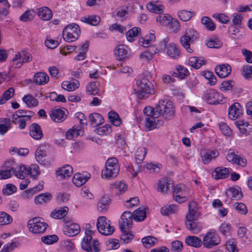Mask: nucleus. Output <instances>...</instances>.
Masks as SVG:
<instances>
[{"mask_svg": "<svg viewBox=\"0 0 252 252\" xmlns=\"http://www.w3.org/2000/svg\"><path fill=\"white\" fill-rule=\"evenodd\" d=\"M201 23L206 28L211 31L215 30L216 25L211 18L208 17H203L201 18Z\"/></svg>", "mask_w": 252, "mask_h": 252, "instance_id": "nucleus-48", "label": "nucleus"}, {"mask_svg": "<svg viewBox=\"0 0 252 252\" xmlns=\"http://www.w3.org/2000/svg\"><path fill=\"white\" fill-rule=\"evenodd\" d=\"M68 210L69 209L66 206L55 209L51 213L50 216L55 219H61L66 216Z\"/></svg>", "mask_w": 252, "mask_h": 252, "instance_id": "nucleus-30", "label": "nucleus"}, {"mask_svg": "<svg viewBox=\"0 0 252 252\" xmlns=\"http://www.w3.org/2000/svg\"><path fill=\"white\" fill-rule=\"evenodd\" d=\"M120 171L118 160L113 157L109 158L105 164V168L102 171L101 176L103 178L112 179L116 177Z\"/></svg>", "mask_w": 252, "mask_h": 252, "instance_id": "nucleus-4", "label": "nucleus"}, {"mask_svg": "<svg viewBox=\"0 0 252 252\" xmlns=\"http://www.w3.org/2000/svg\"><path fill=\"white\" fill-rule=\"evenodd\" d=\"M242 115V107L237 102L232 104L228 109V117L231 120H235Z\"/></svg>", "mask_w": 252, "mask_h": 252, "instance_id": "nucleus-15", "label": "nucleus"}, {"mask_svg": "<svg viewBox=\"0 0 252 252\" xmlns=\"http://www.w3.org/2000/svg\"><path fill=\"white\" fill-rule=\"evenodd\" d=\"M110 221L105 217L98 218L96 226L98 231L103 235H110L114 231V227L111 226Z\"/></svg>", "mask_w": 252, "mask_h": 252, "instance_id": "nucleus-10", "label": "nucleus"}, {"mask_svg": "<svg viewBox=\"0 0 252 252\" xmlns=\"http://www.w3.org/2000/svg\"><path fill=\"white\" fill-rule=\"evenodd\" d=\"M94 233V231L91 230L87 229L85 231L86 236L82 240L81 247L87 252H93L92 246L94 247L95 252H98L99 251V243L98 240L97 239H94L93 240V243L92 242V235Z\"/></svg>", "mask_w": 252, "mask_h": 252, "instance_id": "nucleus-5", "label": "nucleus"}, {"mask_svg": "<svg viewBox=\"0 0 252 252\" xmlns=\"http://www.w3.org/2000/svg\"><path fill=\"white\" fill-rule=\"evenodd\" d=\"M221 238L214 229L208 231L203 237L202 244L205 248L212 249L219 245Z\"/></svg>", "mask_w": 252, "mask_h": 252, "instance_id": "nucleus-6", "label": "nucleus"}, {"mask_svg": "<svg viewBox=\"0 0 252 252\" xmlns=\"http://www.w3.org/2000/svg\"><path fill=\"white\" fill-rule=\"evenodd\" d=\"M36 13L41 19L44 21L50 20L53 16L52 10L46 6L37 9Z\"/></svg>", "mask_w": 252, "mask_h": 252, "instance_id": "nucleus-23", "label": "nucleus"}, {"mask_svg": "<svg viewBox=\"0 0 252 252\" xmlns=\"http://www.w3.org/2000/svg\"><path fill=\"white\" fill-rule=\"evenodd\" d=\"M220 94L213 90H207L204 95L205 99L210 104L216 105L220 103Z\"/></svg>", "mask_w": 252, "mask_h": 252, "instance_id": "nucleus-13", "label": "nucleus"}, {"mask_svg": "<svg viewBox=\"0 0 252 252\" xmlns=\"http://www.w3.org/2000/svg\"><path fill=\"white\" fill-rule=\"evenodd\" d=\"M90 177L91 175L87 172L76 173L74 175L72 181L76 186L80 187L84 184Z\"/></svg>", "mask_w": 252, "mask_h": 252, "instance_id": "nucleus-21", "label": "nucleus"}, {"mask_svg": "<svg viewBox=\"0 0 252 252\" xmlns=\"http://www.w3.org/2000/svg\"><path fill=\"white\" fill-rule=\"evenodd\" d=\"M141 29L138 27H134L126 32V36L127 40L130 42L133 41V38L140 34Z\"/></svg>", "mask_w": 252, "mask_h": 252, "instance_id": "nucleus-40", "label": "nucleus"}, {"mask_svg": "<svg viewBox=\"0 0 252 252\" xmlns=\"http://www.w3.org/2000/svg\"><path fill=\"white\" fill-rule=\"evenodd\" d=\"M234 123L242 133L245 135L248 134L249 132L246 128L250 126V125L247 122L244 120H239L235 122Z\"/></svg>", "mask_w": 252, "mask_h": 252, "instance_id": "nucleus-41", "label": "nucleus"}, {"mask_svg": "<svg viewBox=\"0 0 252 252\" xmlns=\"http://www.w3.org/2000/svg\"><path fill=\"white\" fill-rule=\"evenodd\" d=\"M226 194L230 198H235L237 199H239L242 197L241 192L235 188H230Z\"/></svg>", "mask_w": 252, "mask_h": 252, "instance_id": "nucleus-56", "label": "nucleus"}, {"mask_svg": "<svg viewBox=\"0 0 252 252\" xmlns=\"http://www.w3.org/2000/svg\"><path fill=\"white\" fill-rule=\"evenodd\" d=\"M150 74L144 73L139 75L136 80V85L138 88V93L140 96L142 97H147L146 94H154V90L153 85L149 81Z\"/></svg>", "mask_w": 252, "mask_h": 252, "instance_id": "nucleus-2", "label": "nucleus"}, {"mask_svg": "<svg viewBox=\"0 0 252 252\" xmlns=\"http://www.w3.org/2000/svg\"><path fill=\"white\" fill-rule=\"evenodd\" d=\"M171 20V16L169 14H162L157 16L156 21L161 25H166Z\"/></svg>", "mask_w": 252, "mask_h": 252, "instance_id": "nucleus-57", "label": "nucleus"}, {"mask_svg": "<svg viewBox=\"0 0 252 252\" xmlns=\"http://www.w3.org/2000/svg\"><path fill=\"white\" fill-rule=\"evenodd\" d=\"M147 8L151 12L157 14L163 13L164 6L161 4H157L152 1H150L147 4Z\"/></svg>", "mask_w": 252, "mask_h": 252, "instance_id": "nucleus-36", "label": "nucleus"}, {"mask_svg": "<svg viewBox=\"0 0 252 252\" xmlns=\"http://www.w3.org/2000/svg\"><path fill=\"white\" fill-rule=\"evenodd\" d=\"M51 198V195L49 193H41L34 198V202L36 204H42L50 201Z\"/></svg>", "mask_w": 252, "mask_h": 252, "instance_id": "nucleus-45", "label": "nucleus"}, {"mask_svg": "<svg viewBox=\"0 0 252 252\" xmlns=\"http://www.w3.org/2000/svg\"><path fill=\"white\" fill-rule=\"evenodd\" d=\"M199 216V213L196 208V203L194 202H190L189 204V212L186 217L185 224L187 229L193 233H196L199 230L198 223L196 221Z\"/></svg>", "mask_w": 252, "mask_h": 252, "instance_id": "nucleus-1", "label": "nucleus"}, {"mask_svg": "<svg viewBox=\"0 0 252 252\" xmlns=\"http://www.w3.org/2000/svg\"><path fill=\"white\" fill-rule=\"evenodd\" d=\"M33 83L38 85L47 84L49 81V77L45 72H37L33 76Z\"/></svg>", "mask_w": 252, "mask_h": 252, "instance_id": "nucleus-25", "label": "nucleus"}, {"mask_svg": "<svg viewBox=\"0 0 252 252\" xmlns=\"http://www.w3.org/2000/svg\"><path fill=\"white\" fill-rule=\"evenodd\" d=\"M23 100L28 105L31 106H36L38 105V100L35 99L32 95H28L23 98Z\"/></svg>", "mask_w": 252, "mask_h": 252, "instance_id": "nucleus-61", "label": "nucleus"}, {"mask_svg": "<svg viewBox=\"0 0 252 252\" xmlns=\"http://www.w3.org/2000/svg\"><path fill=\"white\" fill-rule=\"evenodd\" d=\"M147 154V150L145 148H139L135 153V161L137 164H140L144 159Z\"/></svg>", "mask_w": 252, "mask_h": 252, "instance_id": "nucleus-47", "label": "nucleus"}, {"mask_svg": "<svg viewBox=\"0 0 252 252\" xmlns=\"http://www.w3.org/2000/svg\"><path fill=\"white\" fill-rule=\"evenodd\" d=\"M114 52L117 57L118 60H122L126 57L128 51L126 46L119 45L116 47Z\"/></svg>", "mask_w": 252, "mask_h": 252, "instance_id": "nucleus-31", "label": "nucleus"}, {"mask_svg": "<svg viewBox=\"0 0 252 252\" xmlns=\"http://www.w3.org/2000/svg\"><path fill=\"white\" fill-rule=\"evenodd\" d=\"M122 231L121 239L125 244H127L131 241L133 238V235L131 232L129 231V229H120Z\"/></svg>", "mask_w": 252, "mask_h": 252, "instance_id": "nucleus-38", "label": "nucleus"}, {"mask_svg": "<svg viewBox=\"0 0 252 252\" xmlns=\"http://www.w3.org/2000/svg\"><path fill=\"white\" fill-rule=\"evenodd\" d=\"M29 175H30L33 179H36L38 175L40 173L39 166L37 164H32L30 167H28Z\"/></svg>", "mask_w": 252, "mask_h": 252, "instance_id": "nucleus-54", "label": "nucleus"}, {"mask_svg": "<svg viewBox=\"0 0 252 252\" xmlns=\"http://www.w3.org/2000/svg\"><path fill=\"white\" fill-rule=\"evenodd\" d=\"M177 210V206L175 205H166L161 209V213L163 215L168 216L176 212Z\"/></svg>", "mask_w": 252, "mask_h": 252, "instance_id": "nucleus-46", "label": "nucleus"}, {"mask_svg": "<svg viewBox=\"0 0 252 252\" xmlns=\"http://www.w3.org/2000/svg\"><path fill=\"white\" fill-rule=\"evenodd\" d=\"M109 197L108 195H104L101 198L97 204L98 210L100 212L106 211L109 206Z\"/></svg>", "mask_w": 252, "mask_h": 252, "instance_id": "nucleus-35", "label": "nucleus"}, {"mask_svg": "<svg viewBox=\"0 0 252 252\" xmlns=\"http://www.w3.org/2000/svg\"><path fill=\"white\" fill-rule=\"evenodd\" d=\"M219 230L221 234L225 237L230 235L231 227L228 223H222L219 228Z\"/></svg>", "mask_w": 252, "mask_h": 252, "instance_id": "nucleus-64", "label": "nucleus"}, {"mask_svg": "<svg viewBox=\"0 0 252 252\" xmlns=\"http://www.w3.org/2000/svg\"><path fill=\"white\" fill-rule=\"evenodd\" d=\"M132 216L135 221H142L146 217V212L144 209L139 208L134 212V214Z\"/></svg>", "mask_w": 252, "mask_h": 252, "instance_id": "nucleus-50", "label": "nucleus"}, {"mask_svg": "<svg viewBox=\"0 0 252 252\" xmlns=\"http://www.w3.org/2000/svg\"><path fill=\"white\" fill-rule=\"evenodd\" d=\"M73 174V168L69 165H66L63 167L59 168L56 172L57 177L60 179L68 178Z\"/></svg>", "mask_w": 252, "mask_h": 252, "instance_id": "nucleus-19", "label": "nucleus"}, {"mask_svg": "<svg viewBox=\"0 0 252 252\" xmlns=\"http://www.w3.org/2000/svg\"><path fill=\"white\" fill-rule=\"evenodd\" d=\"M111 132L112 128L110 125H105L96 129V133L100 135H108Z\"/></svg>", "mask_w": 252, "mask_h": 252, "instance_id": "nucleus-59", "label": "nucleus"}, {"mask_svg": "<svg viewBox=\"0 0 252 252\" xmlns=\"http://www.w3.org/2000/svg\"><path fill=\"white\" fill-rule=\"evenodd\" d=\"M89 48L88 43H85L80 48V52L75 57V59L78 61H82L86 58V53L87 52Z\"/></svg>", "mask_w": 252, "mask_h": 252, "instance_id": "nucleus-60", "label": "nucleus"}, {"mask_svg": "<svg viewBox=\"0 0 252 252\" xmlns=\"http://www.w3.org/2000/svg\"><path fill=\"white\" fill-rule=\"evenodd\" d=\"M156 238L154 237L149 236L143 238L141 240L143 245L146 248H150L154 245Z\"/></svg>", "mask_w": 252, "mask_h": 252, "instance_id": "nucleus-58", "label": "nucleus"}, {"mask_svg": "<svg viewBox=\"0 0 252 252\" xmlns=\"http://www.w3.org/2000/svg\"><path fill=\"white\" fill-rule=\"evenodd\" d=\"M185 186L183 185H177L174 189L173 196L174 200L179 203L185 202L187 198L186 196H183L185 193L184 189Z\"/></svg>", "mask_w": 252, "mask_h": 252, "instance_id": "nucleus-14", "label": "nucleus"}, {"mask_svg": "<svg viewBox=\"0 0 252 252\" xmlns=\"http://www.w3.org/2000/svg\"><path fill=\"white\" fill-rule=\"evenodd\" d=\"M225 248L229 252H238L236 240L233 238H231L226 242Z\"/></svg>", "mask_w": 252, "mask_h": 252, "instance_id": "nucleus-49", "label": "nucleus"}, {"mask_svg": "<svg viewBox=\"0 0 252 252\" xmlns=\"http://www.w3.org/2000/svg\"><path fill=\"white\" fill-rule=\"evenodd\" d=\"M108 118L110 121L115 126H119L121 124V119L119 115L114 111L111 110L108 113Z\"/></svg>", "mask_w": 252, "mask_h": 252, "instance_id": "nucleus-42", "label": "nucleus"}, {"mask_svg": "<svg viewBox=\"0 0 252 252\" xmlns=\"http://www.w3.org/2000/svg\"><path fill=\"white\" fill-rule=\"evenodd\" d=\"M49 150V146L47 144L40 145L35 152V158L36 161L40 164L44 165L49 164L46 158Z\"/></svg>", "mask_w": 252, "mask_h": 252, "instance_id": "nucleus-11", "label": "nucleus"}, {"mask_svg": "<svg viewBox=\"0 0 252 252\" xmlns=\"http://www.w3.org/2000/svg\"><path fill=\"white\" fill-rule=\"evenodd\" d=\"M178 17L183 21H188L192 17V13L185 10H180L178 12Z\"/></svg>", "mask_w": 252, "mask_h": 252, "instance_id": "nucleus-63", "label": "nucleus"}, {"mask_svg": "<svg viewBox=\"0 0 252 252\" xmlns=\"http://www.w3.org/2000/svg\"><path fill=\"white\" fill-rule=\"evenodd\" d=\"M133 216L129 211H125L121 215V220H119V226L120 229H130L132 224Z\"/></svg>", "mask_w": 252, "mask_h": 252, "instance_id": "nucleus-12", "label": "nucleus"}, {"mask_svg": "<svg viewBox=\"0 0 252 252\" xmlns=\"http://www.w3.org/2000/svg\"><path fill=\"white\" fill-rule=\"evenodd\" d=\"M99 86L100 83L98 81L90 82L86 87V91L90 94L95 95L99 92V89L98 87Z\"/></svg>", "mask_w": 252, "mask_h": 252, "instance_id": "nucleus-37", "label": "nucleus"}, {"mask_svg": "<svg viewBox=\"0 0 252 252\" xmlns=\"http://www.w3.org/2000/svg\"><path fill=\"white\" fill-rule=\"evenodd\" d=\"M167 178H163L159 180L158 184V191L165 193L169 190V186Z\"/></svg>", "mask_w": 252, "mask_h": 252, "instance_id": "nucleus-44", "label": "nucleus"}, {"mask_svg": "<svg viewBox=\"0 0 252 252\" xmlns=\"http://www.w3.org/2000/svg\"><path fill=\"white\" fill-rule=\"evenodd\" d=\"M205 63L203 59H199L196 57L189 58V64L195 69H198Z\"/></svg>", "mask_w": 252, "mask_h": 252, "instance_id": "nucleus-39", "label": "nucleus"}, {"mask_svg": "<svg viewBox=\"0 0 252 252\" xmlns=\"http://www.w3.org/2000/svg\"><path fill=\"white\" fill-rule=\"evenodd\" d=\"M81 31L79 26L75 23L66 26L63 32L64 39L67 42H73L77 40L80 36Z\"/></svg>", "mask_w": 252, "mask_h": 252, "instance_id": "nucleus-7", "label": "nucleus"}, {"mask_svg": "<svg viewBox=\"0 0 252 252\" xmlns=\"http://www.w3.org/2000/svg\"><path fill=\"white\" fill-rule=\"evenodd\" d=\"M229 171L227 168L218 167L215 168L212 173V176L216 180L224 179L228 177Z\"/></svg>", "mask_w": 252, "mask_h": 252, "instance_id": "nucleus-24", "label": "nucleus"}, {"mask_svg": "<svg viewBox=\"0 0 252 252\" xmlns=\"http://www.w3.org/2000/svg\"><path fill=\"white\" fill-rule=\"evenodd\" d=\"M157 51L154 50L153 48H151L148 51L142 53L140 57L146 61L151 60L153 58V55L156 53Z\"/></svg>", "mask_w": 252, "mask_h": 252, "instance_id": "nucleus-52", "label": "nucleus"}, {"mask_svg": "<svg viewBox=\"0 0 252 252\" xmlns=\"http://www.w3.org/2000/svg\"><path fill=\"white\" fill-rule=\"evenodd\" d=\"M30 134L35 140H40L43 136L40 126L37 123L32 124L29 128Z\"/></svg>", "mask_w": 252, "mask_h": 252, "instance_id": "nucleus-18", "label": "nucleus"}, {"mask_svg": "<svg viewBox=\"0 0 252 252\" xmlns=\"http://www.w3.org/2000/svg\"><path fill=\"white\" fill-rule=\"evenodd\" d=\"M167 54L170 58L176 59L180 55V50L177 45L174 43L169 44L167 47Z\"/></svg>", "mask_w": 252, "mask_h": 252, "instance_id": "nucleus-29", "label": "nucleus"}, {"mask_svg": "<svg viewBox=\"0 0 252 252\" xmlns=\"http://www.w3.org/2000/svg\"><path fill=\"white\" fill-rule=\"evenodd\" d=\"M48 226L46 223L41 221L40 219L39 218L31 219L27 223L29 230L35 234H41L44 232Z\"/></svg>", "mask_w": 252, "mask_h": 252, "instance_id": "nucleus-9", "label": "nucleus"}, {"mask_svg": "<svg viewBox=\"0 0 252 252\" xmlns=\"http://www.w3.org/2000/svg\"><path fill=\"white\" fill-rule=\"evenodd\" d=\"M89 119L91 125L94 126L101 125L104 122L103 117L97 113L90 114L89 116Z\"/></svg>", "mask_w": 252, "mask_h": 252, "instance_id": "nucleus-33", "label": "nucleus"}, {"mask_svg": "<svg viewBox=\"0 0 252 252\" xmlns=\"http://www.w3.org/2000/svg\"><path fill=\"white\" fill-rule=\"evenodd\" d=\"M158 117L146 116L145 118V126L149 129H152L157 127L155 118Z\"/></svg>", "mask_w": 252, "mask_h": 252, "instance_id": "nucleus-53", "label": "nucleus"}, {"mask_svg": "<svg viewBox=\"0 0 252 252\" xmlns=\"http://www.w3.org/2000/svg\"><path fill=\"white\" fill-rule=\"evenodd\" d=\"M185 242L188 246L198 248L201 247L202 241L199 237L195 236H188L185 238Z\"/></svg>", "mask_w": 252, "mask_h": 252, "instance_id": "nucleus-28", "label": "nucleus"}, {"mask_svg": "<svg viewBox=\"0 0 252 252\" xmlns=\"http://www.w3.org/2000/svg\"><path fill=\"white\" fill-rule=\"evenodd\" d=\"M43 185L44 182L43 181L39 182L38 185L35 186L32 189L25 190L24 195L27 197L32 195L33 193H36L41 190L43 189Z\"/></svg>", "mask_w": 252, "mask_h": 252, "instance_id": "nucleus-51", "label": "nucleus"}, {"mask_svg": "<svg viewBox=\"0 0 252 252\" xmlns=\"http://www.w3.org/2000/svg\"><path fill=\"white\" fill-rule=\"evenodd\" d=\"M219 155V153L216 150H208L201 153V158L203 163L207 164L218 157Z\"/></svg>", "mask_w": 252, "mask_h": 252, "instance_id": "nucleus-16", "label": "nucleus"}, {"mask_svg": "<svg viewBox=\"0 0 252 252\" xmlns=\"http://www.w3.org/2000/svg\"><path fill=\"white\" fill-rule=\"evenodd\" d=\"M174 115V109L172 102L168 100H160L156 105L155 116L159 117L162 115L166 119H170Z\"/></svg>", "mask_w": 252, "mask_h": 252, "instance_id": "nucleus-3", "label": "nucleus"}, {"mask_svg": "<svg viewBox=\"0 0 252 252\" xmlns=\"http://www.w3.org/2000/svg\"><path fill=\"white\" fill-rule=\"evenodd\" d=\"M13 174L21 179H23L29 175V171L28 170V166L24 165H19L15 167L14 170L12 171Z\"/></svg>", "mask_w": 252, "mask_h": 252, "instance_id": "nucleus-26", "label": "nucleus"}, {"mask_svg": "<svg viewBox=\"0 0 252 252\" xmlns=\"http://www.w3.org/2000/svg\"><path fill=\"white\" fill-rule=\"evenodd\" d=\"M177 72H174L173 75L177 76L181 79L184 78L188 74V69L183 66L179 65L177 68Z\"/></svg>", "mask_w": 252, "mask_h": 252, "instance_id": "nucleus-55", "label": "nucleus"}, {"mask_svg": "<svg viewBox=\"0 0 252 252\" xmlns=\"http://www.w3.org/2000/svg\"><path fill=\"white\" fill-rule=\"evenodd\" d=\"M206 45L209 48H219L222 46V43L217 38H210L207 41Z\"/></svg>", "mask_w": 252, "mask_h": 252, "instance_id": "nucleus-62", "label": "nucleus"}, {"mask_svg": "<svg viewBox=\"0 0 252 252\" xmlns=\"http://www.w3.org/2000/svg\"><path fill=\"white\" fill-rule=\"evenodd\" d=\"M226 158L228 161L235 163L241 166H244L247 162L246 159L235 155L233 152L228 153Z\"/></svg>", "mask_w": 252, "mask_h": 252, "instance_id": "nucleus-27", "label": "nucleus"}, {"mask_svg": "<svg viewBox=\"0 0 252 252\" xmlns=\"http://www.w3.org/2000/svg\"><path fill=\"white\" fill-rule=\"evenodd\" d=\"M14 94V89L13 88H9L4 92L0 98V104H4L8 100L12 97Z\"/></svg>", "mask_w": 252, "mask_h": 252, "instance_id": "nucleus-43", "label": "nucleus"}, {"mask_svg": "<svg viewBox=\"0 0 252 252\" xmlns=\"http://www.w3.org/2000/svg\"><path fill=\"white\" fill-rule=\"evenodd\" d=\"M80 231L78 224L67 222L64 228V233L68 236H73L78 234Z\"/></svg>", "mask_w": 252, "mask_h": 252, "instance_id": "nucleus-20", "label": "nucleus"}, {"mask_svg": "<svg viewBox=\"0 0 252 252\" xmlns=\"http://www.w3.org/2000/svg\"><path fill=\"white\" fill-rule=\"evenodd\" d=\"M50 116L51 119L56 122H61L66 118L64 111L60 108H55L50 112Z\"/></svg>", "mask_w": 252, "mask_h": 252, "instance_id": "nucleus-22", "label": "nucleus"}, {"mask_svg": "<svg viewBox=\"0 0 252 252\" xmlns=\"http://www.w3.org/2000/svg\"><path fill=\"white\" fill-rule=\"evenodd\" d=\"M231 67L227 64L218 65L215 67V72L220 78H223L227 77L231 73Z\"/></svg>", "mask_w": 252, "mask_h": 252, "instance_id": "nucleus-17", "label": "nucleus"}, {"mask_svg": "<svg viewBox=\"0 0 252 252\" xmlns=\"http://www.w3.org/2000/svg\"><path fill=\"white\" fill-rule=\"evenodd\" d=\"M79 86V82L77 80H72L70 81H63L62 84L63 89L71 92L77 89Z\"/></svg>", "mask_w": 252, "mask_h": 252, "instance_id": "nucleus-32", "label": "nucleus"}, {"mask_svg": "<svg viewBox=\"0 0 252 252\" xmlns=\"http://www.w3.org/2000/svg\"><path fill=\"white\" fill-rule=\"evenodd\" d=\"M99 16L95 15L84 16L81 18V21L92 26H96L100 22Z\"/></svg>", "mask_w": 252, "mask_h": 252, "instance_id": "nucleus-34", "label": "nucleus"}, {"mask_svg": "<svg viewBox=\"0 0 252 252\" xmlns=\"http://www.w3.org/2000/svg\"><path fill=\"white\" fill-rule=\"evenodd\" d=\"M198 36V34L195 30H189L180 38V41L189 53H192L193 50L190 48V43L193 42Z\"/></svg>", "mask_w": 252, "mask_h": 252, "instance_id": "nucleus-8", "label": "nucleus"}]
</instances>
